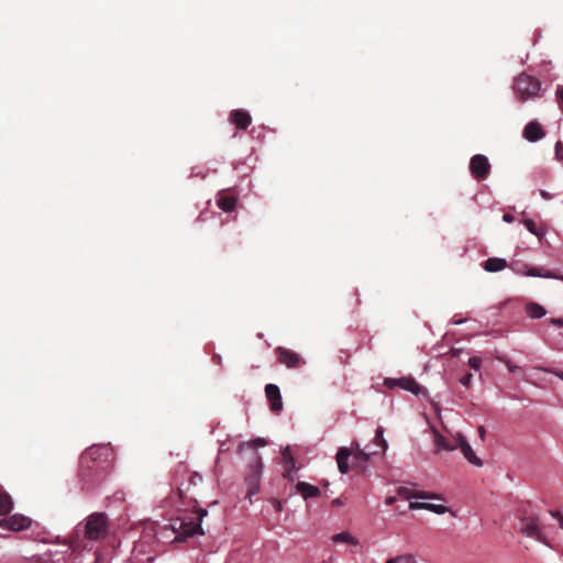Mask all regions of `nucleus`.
Returning a JSON list of instances; mask_svg holds the SVG:
<instances>
[{"label":"nucleus","instance_id":"nucleus-37","mask_svg":"<svg viewBox=\"0 0 563 563\" xmlns=\"http://www.w3.org/2000/svg\"><path fill=\"white\" fill-rule=\"evenodd\" d=\"M551 516L558 519L560 527L563 529V515L558 510L550 511Z\"/></svg>","mask_w":563,"mask_h":563},{"label":"nucleus","instance_id":"nucleus-23","mask_svg":"<svg viewBox=\"0 0 563 563\" xmlns=\"http://www.w3.org/2000/svg\"><path fill=\"white\" fill-rule=\"evenodd\" d=\"M13 509V500L11 496L3 490H0V517L7 516Z\"/></svg>","mask_w":563,"mask_h":563},{"label":"nucleus","instance_id":"nucleus-26","mask_svg":"<svg viewBox=\"0 0 563 563\" xmlns=\"http://www.w3.org/2000/svg\"><path fill=\"white\" fill-rule=\"evenodd\" d=\"M385 563H418L416 556L411 553H405L388 559Z\"/></svg>","mask_w":563,"mask_h":563},{"label":"nucleus","instance_id":"nucleus-8","mask_svg":"<svg viewBox=\"0 0 563 563\" xmlns=\"http://www.w3.org/2000/svg\"><path fill=\"white\" fill-rule=\"evenodd\" d=\"M278 361L288 368H299L305 364V360L296 352L278 346L275 349Z\"/></svg>","mask_w":563,"mask_h":563},{"label":"nucleus","instance_id":"nucleus-22","mask_svg":"<svg viewBox=\"0 0 563 563\" xmlns=\"http://www.w3.org/2000/svg\"><path fill=\"white\" fill-rule=\"evenodd\" d=\"M507 267V262L504 258L499 257H489L484 263V268L487 272L496 273Z\"/></svg>","mask_w":563,"mask_h":563},{"label":"nucleus","instance_id":"nucleus-15","mask_svg":"<svg viewBox=\"0 0 563 563\" xmlns=\"http://www.w3.org/2000/svg\"><path fill=\"white\" fill-rule=\"evenodd\" d=\"M545 135L543 128L537 121L529 122L523 129V137L529 142H537Z\"/></svg>","mask_w":563,"mask_h":563},{"label":"nucleus","instance_id":"nucleus-1","mask_svg":"<svg viewBox=\"0 0 563 563\" xmlns=\"http://www.w3.org/2000/svg\"><path fill=\"white\" fill-rule=\"evenodd\" d=\"M113 462L109 445H92L80 455L78 477L84 490L99 486L108 476Z\"/></svg>","mask_w":563,"mask_h":563},{"label":"nucleus","instance_id":"nucleus-18","mask_svg":"<svg viewBox=\"0 0 563 563\" xmlns=\"http://www.w3.org/2000/svg\"><path fill=\"white\" fill-rule=\"evenodd\" d=\"M409 508L410 509H426V510H430L438 515H443L449 510V508L444 505L430 504V503H418V501L410 503Z\"/></svg>","mask_w":563,"mask_h":563},{"label":"nucleus","instance_id":"nucleus-7","mask_svg":"<svg viewBox=\"0 0 563 563\" xmlns=\"http://www.w3.org/2000/svg\"><path fill=\"white\" fill-rule=\"evenodd\" d=\"M470 172L477 180H484L490 173V164L485 155L476 154L471 158Z\"/></svg>","mask_w":563,"mask_h":563},{"label":"nucleus","instance_id":"nucleus-31","mask_svg":"<svg viewBox=\"0 0 563 563\" xmlns=\"http://www.w3.org/2000/svg\"><path fill=\"white\" fill-rule=\"evenodd\" d=\"M468 365L474 371H478L481 368V365H482V360L479 357H477V356H472L468 360Z\"/></svg>","mask_w":563,"mask_h":563},{"label":"nucleus","instance_id":"nucleus-36","mask_svg":"<svg viewBox=\"0 0 563 563\" xmlns=\"http://www.w3.org/2000/svg\"><path fill=\"white\" fill-rule=\"evenodd\" d=\"M473 375L471 373L465 374L463 377H461L460 382L462 385L468 387L472 383Z\"/></svg>","mask_w":563,"mask_h":563},{"label":"nucleus","instance_id":"nucleus-43","mask_svg":"<svg viewBox=\"0 0 563 563\" xmlns=\"http://www.w3.org/2000/svg\"><path fill=\"white\" fill-rule=\"evenodd\" d=\"M178 494H179V497H180V498H184L185 489H184V488H181V487H178Z\"/></svg>","mask_w":563,"mask_h":563},{"label":"nucleus","instance_id":"nucleus-19","mask_svg":"<svg viewBox=\"0 0 563 563\" xmlns=\"http://www.w3.org/2000/svg\"><path fill=\"white\" fill-rule=\"evenodd\" d=\"M388 445L386 440L384 439V429L383 427H378L375 431V438L373 440V446H366V450H378V454H384L387 450Z\"/></svg>","mask_w":563,"mask_h":563},{"label":"nucleus","instance_id":"nucleus-35","mask_svg":"<svg viewBox=\"0 0 563 563\" xmlns=\"http://www.w3.org/2000/svg\"><path fill=\"white\" fill-rule=\"evenodd\" d=\"M556 98L561 110L563 111V86H559L556 89Z\"/></svg>","mask_w":563,"mask_h":563},{"label":"nucleus","instance_id":"nucleus-46","mask_svg":"<svg viewBox=\"0 0 563 563\" xmlns=\"http://www.w3.org/2000/svg\"><path fill=\"white\" fill-rule=\"evenodd\" d=\"M257 442H258V444H261V445H263V444H264V441H263V440H261V439H258V440H257Z\"/></svg>","mask_w":563,"mask_h":563},{"label":"nucleus","instance_id":"nucleus-44","mask_svg":"<svg viewBox=\"0 0 563 563\" xmlns=\"http://www.w3.org/2000/svg\"><path fill=\"white\" fill-rule=\"evenodd\" d=\"M395 501V497H388L386 503L391 505Z\"/></svg>","mask_w":563,"mask_h":563},{"label":"nucleus","instance_id":"nucleus-41","mask_svg":"<svg viewBox=\"0 0 563 563\" xmlns=\"http://www.w3.org/2000/svg\"><path fill=\"white\" fill-rule=\"evenodd\" d=\"M331 505H332L333 507H340V506H342V505H343V501H342V499H341V498H335V499H333V500H332Z\"/></svg>","mask_w":563,"mask_h":563},{"label":"nucleus","instance_id":"nucleus-6","mask_svg":"<svg viewBox=\"0 0 563 563\" xmlns=\"http://www.w3.org/2000/svg\"><path fill=\"white\" fill-rule=\"evenodd\" d=\"M540 88L539 79L523 73L517 76L514 82V90L522 101L537 97Z\"/></svg>","mask_w":563,"mask_h":563},{"label":"nucleus","instance_id":"nucleus-28","mask_svg":"<svg viewBox=\"0 0 563 563\" xmlns=\"http://www.w3.org/2000/svg\"><path fill=\"white\" fill-rule=\"evenodd\" d=\"M283 459H284V463L286 464H291V467L295 468V460L290 453V449L289 448H286L283 452Z\"/></svg>","mask_w":563,"mask_h":563},{"label":"nucleus","instance_id":"nucleus-10","mask_svg":"<svg viewBox=\"0 0 563 563\" xmlns=\"http://www.w3.org/2000/svg\"><path fill=\"white\" fill-rule=\"evenodd\" d=\"M31 526V519L20 514L0 519V527L11 531H22Z\"/></svg>","mask_w":563,"mask_h":563},{"label":"nucleus","instance_id":"nucleus-25","mask_svg":"<svg viewBox=\"0 0 563 563\" xmlns=\"http://www.w3.org/2000/svg\"><path fill=\"white\" fill-rule=\"evenodd\" d=\"M332 541L335 543L343 542V543H347L351 545L358 544V540L349 532H340V533L334 534L332 537Z\"/></svg>","mask_w":563,"mask_h":563},{"label":"nucleus","instance_id":"nucleus-38","mask_svg":"<svg viewBox=\"0 0 563 563\" xmlns=\"http://www.w3.org/2000/svg\"><path fill=\"white\" fill-rule=\"evenodd\" d=\"M503 220H504L505 222H507V223H511V222L515 220V218H514V216H512V214H510V213H504V216H503Z\"/></svg>","mask_w":563,"mask_h":563},{"label":"nucleus","instance_id":"nucleus-24","mask_svg":"<svg viewBox=\"0 0 563 563\" xmlns=\"http://www.w3.org/2000/svg\"><path fill=\"white\" fill-rule=\"evenodd\" d=\"M527 314L532 319L541 318L545 314V309L536 302H530L526 307Z\"/></svg>","mask_w":563,"mask_h":563},{"label":"nucleus","instance_id":"nucleus-40","mask_svg":"<svg viewBox=\"0 0 563 563\" xmlns=\"http://www.w3.org/2000/svg\"><path fill=\"white\" fill-rule=\"evenodd\" d=\"M477 431H478V435H479V438H481L482 440H484V439H485V433H486L485 428H484L483 426H479V427H478V429H477Z\"/></svg>","mask_w":563,"mask_h":563},{"label":"nucleus","instance_id":"nucleus-33","mask_svg":"<svg viewBox=\"0 0 563 563\" xmlns=\"http://www.w3.org/2000/svg\"><path fill=\"white\" fill-rule=\"evenodd\" d=\"M536 369L551 373V374L558 376L560 379L563 380V372L562 371H558L555 368H544V367H536Z\"/></svg>","mask_w":563,"mask_h":563},{"label":"nucleus","instance_id":"nucleus-29","mask_svg":"<svg viewBox=\"0 0 563 563\" xmlns=\"http://www.w3.org/2000/svg\"><path fill=\"white\" fill-rule=\"evenodd\" d=\"M523 223L529 232H531L534 235H540L536 223L531 219H526Z\"/></svg>","mask_w":563,"mask_h":563},{"label":"nucleus","instance_id":"nucleus-39","mask_svg":"<svg viewBox=\"0 0 563 563\" xmlns=\"http://www.w3.org/2000/svg\"><path fill=\"white\" fill-rule=\"evenodd\" d=\"M550 321L554 325L563 327V319L562 318H552Z\"/></svg>","mask_w":563,"mask_h":563},{"label":"nucleus","instance_id":"nucleus-5","mask_svg":"<svg viewBox=\"0 0 563 563\" xmlns=\"http://www.w3.org/2000/svg\"><path fill=\"white\" fill-rule=\"evenodd\" d=\"M108 517L103 512H93L89 515L85 523V538L97 541L106 538L108 534Z\"/></svg>","mask_w":563,"mask_h":563},{"label":"nucleus","instance_id":"nucleus-9","mask_svg":"<svg viewBox=\"0 0 563 563\" xmlns=\"http://www.w3.org/2000/svg\"><path fill=\"white\" fill-rule=\"evenodd\" d=\"M384 385L389 389L399 387L412 393L413 395H419L422 391V387L416 382L415 378L410 376L400 378H386Z\"/></svg>","mask_w":563,"mask_h":563},{"label":"nucleus","instance_id":"nucleus-45","mask_svg":"<svg viewBox=\"0 0 563 563\" xmlns=\"http://www.w3.org/2000/svg\"><path fill=\"white\" fill-rule=\"evenodd\" d=\"M540 192L542 197L548 198V194L544 190H541Z\"/></svg>","mask_w":563,"mask_h":563},{"label":"nucleus","instance_id":"nucleus-2","mask_svg":"<svg viewBox=\"0 0 563 563\" xmlns=\"http://www.w3.org/2000/svg\"><path fill=\"white\" fill-rule=\"evenodd\" d=\"M378 450L362 449L360 443L354 441L352 442L351 448H339L335 455L338 468L341 474L349 473L351 467L363 471L365 468V464L369 461V457L378 454Z\"/></svg>","mask_w":563,"mask_h":563},{"label":"nucleus","instance_id":"nucleus-12","mask_svg":"<svg viewBox=\"0 0 563 563\" xmlns=\"http://www.w3.org/2000/svg\"><path fill=\"white\" fill-rule=\"evenodd\" d=\"M265 395L269 401L271 410L273 412H280L283 409V399L279 387L275 384H267L265 386Z\"/></svg>","mask_w":563,"mask_h":563},{"label":"nucleus","instance_id":"nucleus-42","mask_svg":"<svg viewBox=\"0 0 563 563\" xmlns=\"http://www.w3.org/2000/svg\"><path fill=\"white\" fill-rule=\"evenodd\" d=\"M196 479L201 481V477H200V476H198V475H194V476H191V478H190V483L196 484Z\"/></svg>","mask_w":563,"mask_h":563},{"label":"nucleus","instance_id":"nucleus-13","mask_svg":"<svg viewBox=\"0 0 563 563\" xmlns=\"http://www.w3.org/2000/svg\"><path fill=\"white\" fill-rule=\"evenodd\" d=\"M229 121L240 130H246L251 123V114L244 109L232 110L229 114Z\"/></svg>","mask_w":563,"mask_h":563},{"label":"nucleus","instance_id":"nucleus-14","mask_svg":"<svg viewBox=\"0 0 563 563\" xmlns=\"http://www.w3.org/2000/svg\"><path fill=\"white\" fill-rule=\"evenodd\" d=\"M457 448L461 449L464 457L473 465L475 466H482L483 462L477 455L475 454L474 450L467 442L464 435L461 433L457 434Z\"/></svg>","mask_w":563,"mask_h":563},{"label":"nucleus","instance_id":"nucleus-3","mask_svg":"<svg viewBox=\"0 0 563 563\" xmlns=\"http://www.w3.org/2000/svg\"><path fill=\"white\" fill-rule=\"evenodd\" d=\"M207 514L206 509L200 508L195 512L174 518L170 521V528L176 533L174 541L183 542L195 534H203L201 520Z\"/></svg>","mask_w":563,"mask_h":563},{"label":"nucleus","instance_id":"nucleus-27","mask_svg":"<svg viewBox=\"0 0 563 563\" xmlns=\"http://www.w3.org/2000/svg\"><path fill=\"white\" fill-rule=\"evenodd\" d=\"M407 493H408L407 488H400L399 489V494H405V496L407 498H410V497H416V498H420V499L437 498L435 495H431V494L423 493V492H419V493H416L413 495H408Z\"/></svg>","mask_w":563,"mask_h":563},{"label":"nucleus","instance_id":"nucleus-30","mask_svg":"<svg viewBox=\"0 0 563 563\" xmlns=\"http://www.w3.org/2000/svg\"><path fill=\"white\" fill-rule=\"evenodd\" d=\"M498 360L504 362L511 373H515V372L520 369V367L518 365L512 364V362L508 357H506V356L498 357Z\"/></svg>","mask_w":563,"mask_h":563},{"label":"nucleus","instance_id":"nucleus-17","mask_svg":"<svg viewBox=\"0 0 563 563\" xmlns=\"http://www.w3.org/2000/svg\"><path fill=\"white\" fill-rule=\"evenodd\" d=\"M296 490L305 498L318 497L321 494V490L309 483L298 482L296 484Z\"/></svg>","mask_w":563,"mask_h":563},{"label":"nucleus","instance_id":"nucleus-34","mask_svg":"<svg viewBox=\"0 0 563 563\" xmlns=\"http://www.w3.org/2000/svg\"><path fill=\"white\" fill-rule=\"evenodd\" d=\"M295 471H296V467H295V468H292V467H291V464H286V463H284V476H285V477H287V478H289V479H291V481H292L294 478H292V475H291V474H292Z\"/></svg>","mask_w":563,"mask_h":563},{"label":"nucleus","instance_id":"nucleus-21","mask_svg":"<svg viewBox=\"0 0 563 563\" xmlns=\"http://www.w3.org/2000/svg\"><path fill=\"white\" fill-rule=\"evenodd\" d=\"M434 443L438 449L453 451L457 449V435L453 439V441H450L440 433H435Z\"/></svg>","mask_w":563,"mask_h":563},{"label":"nucleus","instance_id":"nucleus-11","mask_svg":"<svg viewBox=\"0 0 563 563\" xmlns=\"http://www.w3.org/2000/svg\"><path fill=\"white\" fill-rule=\"evenodd\" d=\"M520 530L529 538L536 539L540 542H545L544 536L534 518L522 519Z\"/></svg>","mask_w":563,"mask_h":563},{"label":"nucleus","instance_id":"nucleus-32","mask_svg":"<svg viewBox=\"0 0 563 563\" xmlns=\"http://www.w3.org/2000/svg\"><path fill=\"white\" fill-rule=\"evenodd\" d=\"M555 158L563 162V144L560 141L555 144Z\"/></svg>","mask_w":563,"mask_h":563},{"label":"nucleus","instance_id":"nucleus-16","mask_svg":"<svg viewBox=\"0 0 563 563\" xmlns=\"http://www.w3.org/2000/svg\"><path fill=\"white\" fill-rule=\"evenodd\" d=\"M526 265L520 264L519 262H514L510 264V268L515 271L518 274L532 276V277H545V278H556V276L552 273H542L540 268L538 267H531L528 271H525L523 268Z\"/></svg>","mask_w":563,"mask_h":563},{"label":"nucleus","instance_id":"nucleus-4","mask_svg":"<svg viewBox=\"0 0 563 563\" xmlns=\"http://www.w3.org/2000/svg\"><path fill=\"white\" fill-rule=\"evenodd\" d=\"M238 451L240 454L249 453V470L245 481L249 486L247 496L251 497L252 495L257 494L260 489V479L263 468L262 459L255 449L254 442L240 444Z\"/></svg>","mask_w":563,"mask_h":563},{"label":"nucleus","instance_id":"nucleus-20","mask_svg":"<svg viewBox=\"0 0 563 563\" xmlns=\"http://www.w3.org/2000/svg\"><path fill=\"white\" fill-rule=\"evenodd\" d=\"M217 205L224 212H231L235 209L236 198L230 195H219Z\"/></svg>","mask_w":563,"mask_h":563}]
</instances>
